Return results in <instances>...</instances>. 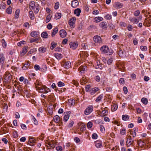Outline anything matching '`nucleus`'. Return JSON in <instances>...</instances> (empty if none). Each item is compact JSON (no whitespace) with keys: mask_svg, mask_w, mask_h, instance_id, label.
<instances>
[{"mask_svg":"<svg viewBox=\"0 0 151 151\" xmlns=\"http://www.w3.org/2000/svg\"><path fill=\"white\" fill-rule=\"evenodd\" d=\"M100 50L102 53L106 54L108 55H110L113 53V51L111 49H109V47L106 45H104L101 47Z\"/></svg>","mask_w":151,"mask_h":151,"instance_id":"f257e3e1","label":"nucleus"},{"mask_svg":"<svg viewBox=\"0 0 151 151\" xmlns=\"http://www.w3.org/2000/svg\"><path fill=\"white\" fill-rule=\"evenodd\" d=\"M93 107L92 105L88 106L85 109L84 113L85 115H88L90 114L93 111Z\"/></svg>","mask_w":151,"mask_h":151,"instance_id":"f03ea898","label":"nucleus"},{"mask_svg":"<svg viewBox=\"0 0 151 151\" xmlns=\"http://www.w3.org/2000/svg\"><path fill=\"white\" fill-rule=\"evenodd\" d=\"M48 89L45 86H42L41 88H40L38 90L39 92L43 93H47L48 91L47 90Z\"/></svg>","mask_w":151,"mask_h":151,"instance_id":"7ed1b4c3","label":"nucleus"},{"mask_svg":"<svg viewBox=\"0 0 151 151\" xmlns=\"http://www.w3.org/2000/svg\"><path fill=\"white\" fill-rule=\"evenodd\" d=\"M93 40L95 42L100 44L102 43V41L101 37L98 35H96L93 37Z\"/></svg>","mask_w":151,"mask_h":151,"instance_id":"20e7f679","label":"nucleus"},{"mask_svg":"<svg viewBox=\"0 0 151 151\" xmlns=\"http://www.w3.org/2000/svg\"><path fill=\"white\" fill-rule=\"evenodd\" d=\"M78 128L80 129L81 132H83L85 130L86 128L85 125L82 122H79L78 124Z\"/></svg>","mask_w":151,"mask_h":151,"instance_id":"39448f33","label":"nucleus"},{"mask_svg":"<svg viewBox=\"0 0 151 151\" xmlns=\"http://www.w3.org/2000/svg\"><path fill=\"white\" fill-rule=\"evenodd\" d=\"M4 79L7 81H9L12 79V76L8 72H6L4 76Z\"/></svg>","mask_w":151,"mask_h":151,"instance_id":"423d86ee","label":"nucleus"},{"mask_svg":"<svg viewBox=\"0 0 151 151\" xmlns=\"http://www.w3.org/2000/svg\"><path fill=\"white\" fill-rule=\"evenodd\" d=\"M76 20V18L73 17L71 18L69 21V24L71 27H74Z\"/></svg>","mask_w":151,"mask_h":151,"instance_id":"0eeeda50","label":"nucleus"},{"mask_svg":"<svg viewBox=\"0 0 151 151\" xmlns=\"http://www.w3.org/2000/svg\"><path fill=\"white\" fill-rule=\"evenodd\" d=\"M36 142V140L32 137H30L29 138V140L28 142V144L31 146H33L34 145Z\"/></svg>","mask_w":151,"mask_h":151,"instance_id":"6e6552de","label":"nucleus"},{"mask_svg":"<svg viewBox=\"0 0 151 151\" xmlns=\"http://www.w3.org/2000/svg\"><path fill=\"white\" fill-rule=\"evenodd\" d=\"M70 112L69 111H68L66 113H64L65 114L63 118V121L64 122H66L68 121L70 116Z\"/></svg>","mask_w":151,"mask_h":151,"instance_id":"1a4fd4ad","label":"nucleus"},{"mask_svg":"<svg viewBox=\"0 0 151 151\" xmlns=\"http://www.w3.org/2000/svg\"><path fill=\"white\" fill-rule=\"evenodd\" d=\"M69 45L70 48L73 50L75 49L78 46L77 42H70Z\"/></svg>","mask_w":151,"mask_h":151,"instance_id":"9d476101","label":"nucleus"},{"mask_svg":"<svg viewBox=\"0 0 151 151\" xmlns=\"http://www.w3.org/2000/svg\"><path fill=\"white\" fill-rule=\"evenodd\" d=\"M113 6L116 9H120L122 7L123 5L121 3L119 2H117L115 3Z\"/></svg>","mask_w":151,"mask_h":151,"instance_id":"9b49d317","label":"nucleus"},{"mask_svg":"<svg viewBox=\"0 0 151 151\" xmlns=\"http://www.w3.org/2000/svg\"><path fill=\"white\" fill-rule=\"evenodd\" d=\"M79 2L77 0H74L72 1L71 6L73 8H76L78 6Z\"/></svg>","mask_w":151,"mask_h":151,"instance_id":"f8f14e48","label":"nucleus"},{"mask_svg":"<svg viewBox=\"0 0 151 151\" xmlns=\"http://www.w3.org/2000/svg\"><path fill=\"white\" fill-rule=\"evenodd\" d=\"M4 60L5 58L4 55L0 53V64L2 65L1 67L2 68H3Z\"/></svg>","mask_w":151,"mask_h":151,"instance_id":"ddd939ff","label":"nucleus"},{"mask_svg":"<svg viewBox=\"0 0 151 151\" xmlns=\"http://www.w3.org/2000/svg\"><path fill=\"white\" fill-rule=\"evenodd\" d=\"M60 35L61 37L64 38L66 36V32L64 29H61L60 31Z\"/></svg>","mask_w":151,"mask_h":151,"instance_id":"4468645a","label":"nucleus"},{"mask_svg":"<svg viewBox=\"0 0 151 151\" xmlns=\"http://www.w3.org/2000/svg\"><path fill=\"white\" fill-rule=\"evenodd\" d=\"M129 138L127 139V147H129L130 145L133 144L134 141H132L131 136H129Z\"/></svg>","mask_w":151,"mask_h":151,"instance_id":"2eb2a0df","label":"nucleus"},{"mask_svg":"<svg viewBox=\"0 0 151 151\" xmlns=\"http://www.w3.org/2000/svg\"><path fill=\"white\" fill-rule=\"evenodd\" d=\"M35 88L37 90L42 86V85L41 83L38 80L36 81L35 83Z\"/></svg>","mask_w":151,"mask_h":151,"instance_id":"dca6fc26","label":"nucleus"},{"mask_svg":"<svg viewBox=\"0 0 151 151\" xmlns=\"http://www.w3.org/2000/svg\"><path fill=\"white\" fill-rule=\"evenodd\" d=\"M35 5V2L34 1H31L29 3V8L32 10L34 9Z\"/></svg>","mask_w":151,"mask_h":151,"instance_id":"f3484780","label":"nucleus"},{"mask_svg":"<svg viewBox=\"0 0 151 151\" xmlns=\"http://www.w3.org/2000/svg\"><path fill=\"white\" fill-rule=\"evenodd\" d=\"M96 147L97 148H101L102 147V142L99 140H97L95 142Z\"/></svg>","mask_w":151,"mask_h":151,"instance_id":"a211bd4d","label":"nucleus"},{"mask_svg":"<svg viewBox=\"0 0 151 151\" xmlns=\"http://www.w3.org/2000/svg\"><path fill=\"white\" fill-rule=\"evenodd\" d=\"M99 25L101 27L104 29H106L107 27L106 23L104 22H101Z\"/></svg>","mask_w":151,"mask_h":151,"instance_id":"6ab92c4d","label":"nucleus"},{"mask_svg":"<svg viewBox=\"0 0 151 151\" xmlns=\"http://www.w3.org/2000/svg\"><path fill=\"white\" fill-rule=\"evenodd\" d=\"M63 65L66 69L69 68L71 67V63L69 61L66 62L64 63Z\"/></svg>","mask_w":151,"mask_h":151,"instance_id":"aec40b11","label":"nucleus"},{"mask_svg":"<svg viewBox=\"0 0 151 151\" xmlns=\"http://www.w3.org/2000/svg\"><path fill=\"white\" fill-rule=\"evenodd\" d=\"M99 88L97 87H95L93 88L90 91V93L91 95H93L97 91L99 90Z\"/></svg>","mask_w":151,"mask_h":151,"instance_id":"412c9836","label":"nucleus"},{"mask_svg":"<svg viewBox=\"0 0 151 151\" xmlns=\"http://www.w3.org/2000/svg\"><path fill=\"white\" fill-rule=\"evenodd\" d=\"M134 131H131L130 132V134L132 135L133 137H134L136 135V132L138 131V128H135L133 129Z\"/></svg>","mask_w":151,"mask_h":151,"instance_id":"4be33fe9","label":"nucleus"},{"mask_svg":"<svg viewBox=\"0 0 151 151\" xmlns=\"http://www.w3.org/2000/svg\"><path fill=\"white\" fill-rule=\"evenodd\" d=\"M30 35L32 37H36L39 35V33L37 32L34 31L31 32Z\"/></svg>","mask_w":151,"mask_h":151,"instance_id":"5701e85b","label":"nucleus"},{"mask_svg":"<svg viewBox=\"0 0 151 151\" xmlns=\"http://www.w3.org/2000/svg\"><path fill=\"white\" fill-rule=\"evenodd\" d=\"M72 146V144H71L70 142H67L65 146L67 148L70 149V150H74V148H73Z\"/></svg>","mask_w":151,"mask_h":151,"instance_id":"b1692460","label":"nucleus"},{"mask_svg":"<svg viewBox=\"0 0 151 151\" xmlns=\"http://www.w3.org/2000/svg\"><path fill=\"white\" fill-rule=\"evenodd\" d=\"M57 142L54 140L51 141L50 142H49L48 143V145H50V146L52 148H54L55 147V145L56 144Z\"/></svg>","mask_w":151,"mask_h":151,"instance_id":"393cba45","label":"nucleus"},{"mask_svg":"<svg viewBox=\"0 0 151 151\" xmlns=\"http://www.w3.org/2000/svg\"><path fill=\"white\" fill-rule=\"evenodd\" d=\"M54 56L58 59H60L63 57L62 55L60 53H56L54 54Z\"/></svg>","mask_w":151,"mask_h":151,"instance_id":"a878e982","label":"nucleus"},{"mask_svg":"<svg viewBox=\"0 0 151 151\" xmlns=\"http://www.w3.org/2000/svg\"><path fill=\"white\" fill-rule=\"evenodd\" d=\"M129 20L131 22H133L134 24L137 23L139 22L138 19L135 18H130Z\"/></svg>","mask_w":151,"mask_h":151,"instance_id":"bb28decb","label":"nucleus"},{"mask_svg":"<svg viewBox=\"0 0 151 151\" xmlns=\"http://www.w3.org/2000/svg\"><path fill=\"white\" fill-rule=\"evenodd\" d=\"M30 65V63L29 61L27 62L26 63L24 64L23 66L22 67V69L24 70H26L28 68Z\"/></svg>","mask_w":151,"mask_h":151,"instance_id":"cd10ccee","label":"nucleus"},{"mask_svg":"<svg viewBox=\"0 0 151 151\" xmlns=\"http://www.w3.org/2000/svg\"><path fill=\"white\" fill-rule=\"evenodd\" d=\"M81 12V11L80 9L77 8L75 10L74 14L76 15L77 16H79L80 13Z\"/></svg>","mask_w":151,"mask_h":151,"instance_id":"c85d7f7f","label":"nucleus"},{"mask_svg":"<svg viewBox=\"0 0 151 151\" xmlns=\"http://www.w3.org/2000/svg\"><path fill=\"white\" fill-rule=\"evenodd\" d=\"M86 68V67L85 66H81L79 68L78 70L80 73H82L85 71Z\"/></svg>","mask_w":151,"mask_h":151,"instance_id":"c756f323","label":"nucleus"},{"mask_svg":"<svg viewBox=\"0 0 151 151\" xmlns=\"http://www.w3.org/2000/svg\"><path fill=\"white\" fill-rule=\"evenodd\" d=\"M94 19L96 22H99L102 21L103 18L101 17H97L94 18Z\"/></svg>","mask_w":151,"mask_h":151,"instance_id":"7c9ffc66","label":"nucleus"},{"mask_svg":"<svg viewBox=\"0 0 151 151\" xmlns=\"http://www.w3.org/2000/svg\"><path fill=\"white\" fill-rule=\"evenodd\" d=\"M58 27H55L53 30L51 36L52 37L55 36V34L58 32Z\"/></svg>","mask_w":151,"mask_h":151,"instance_id":"2f4dec72","label":"nucleus"},{"mask_svg":"<svg viewBox=\"0 0 151 151\" xmlns=\"http://www.w3.org/2000/svg\"><path fill=\"white\" fill-rule=\"evenodd\" d=\"M46 50L45 47H42L39 48L38 50L39 52L44 53L46 52Z\"/></svg>","mask_w":151,"mask_h":151,"instance_id":"473e14b6","label":"nucleus"},{"mask_svg":"<svg viewBox=\"0 0 151 151\" xmlns=\"http://www.w3.org/2000/svg\"><path fill=\"white\" fill-rule=\"evenodd\" d=\"M108 113L107 110H103L101 113L100 116H104L107 115Z\"/></svg>","mask_w":151,"mask_h":151,"instance_id":"72a5a7b5","label":"nucleus"},{"mask_svg":"<svg viewBox=\"0 0 151 151\" xmlns=\"http://www.w3.org/2000/svg\"><path fill=\"white\" fill-rule=\"evenodd\" d=\"M53 119L55 122L58 123L60 121V117L58 115H56L54 117Z\"/></svg>","mask_w":151,"mask_h":151,"instance_id":"f704fd0d","label":"nucleus"},{"mask_svg":"<svg viewBox=\"0 0 151 151\" xmlns=\"http://www.w3.org/2000/svg\"><path fill=\"white\" fill-rule=\"evenodd\" d=\"M41 36L43 38H47L48 37V35L46 32H43L41 34Z\"/></svg>","mask_w":151,"mask_h":151,"instance_id":"c9c22d12","label":"nucleus"},{"mask_svg":"<svg viewBox=\"0 0 151 151\" xmlns=\"http://www.w3.org/2000/svg\"><path fill=\"white\" fill-rule=\"evenodd\" d=\"M118 108V106L116 104H114L112 105L111 107V110L114 111L117 110Z\"/></svg>","mask_w":151,"mask_h":151,"instance_id":"e433bc0d","label":"nucleus"},{"mask_svg":"<svg viewBox=\"0 0 151 151\" xmlns=\"http://www.w3.org/2000/svg\"><path fill=\"white\" fill-rule=\"evenodd\" d=\"M68 102L69 105L72 106L75 104V100L73 99H70L68 100Z\"/></svg>","mask_w":151,"mask_h":151,"instance_id":"4c0bfd02","label":"nucleus"},{"mask_svg":"<svg viewBox=\"0 0 151 151\" xmlns=\"http://www.w3.org/2000/svg\"><path fill=\"white\" fill-rule=\"evenodd\" d=\"M29 17L31 19H34V14L33 12L32 11H30L29 12Z\"/></svg>","mask_w":151,"mask_h":151,"instance_id":"58836bf2","label":"nucleus"},{"mask_svg":"<svg viewBox=\"0 0 151 151\" xmlns=\"http://www.w3.org/2000/svg\"><path fill=\"white\" fill-rule=\"evenodd\" d=\"M52 17V16L50 14L48 15L46 18V23H48L50 20L51 18Z\"/></svg>","mask_w":151,"mask_h":151,"instance_id":"ea45409f","label":"nucleus"},{"mask_svg":"<svg viewBox=\"0 0 151 151\" xmlns=\"http://www.w3.org/2000/svg\"><path fill=\"white\" fill-rule=\"evenodd\" d=\"M103 95L101 94L96 99L95 101L96 102H99L100 101L102 98H103Z\"/></svg>","mask_w":151,"mask_h":151,"instance_id":"a19ab883","label":"nucleus"},{"mask_svg":"<svg viewBox=\"0 0 151 151\" xmlns=\"http://www.w3.org/2000/svg\"><path fill=\"white\" fill-rule=\"evenodd\" d=\"M20 13V10L19 9H17L15 14V19H17L18 18L19 15Z\"/></svg>","mask_w":151,"mask_h":151,"instance_id":"79ce46f5","label":"nucleus"},{"mask_svg":"<svg viewBox=\"0 0 151 151\" xmlns=\"http://www.w3.org/2000/svg\"><path fill=\"white\" fill-rule=\"evenodd\" d=\"M6 12L8 14H11L12 12V9L10 6L7 8L6 10Z\"/></svg>","mask_w":151,"mask_h":151,"instance_id":"37998d69","label":"nucleus"},{"mask_svg":"<svg viewBox=\"0 0 151 151\" xmlns=\"http://www.w3.org/2000/svg\"><path fill=\"white\" fill-rule=\"evenodd\" d=\"M141 101L144 104H147L148 103V100L146 98H142L141 99Z\"/></svg>","mask_w":151,"mask_h":151,"instance_id":"c03bdc74","label":"nucleus"},{"mask_svg":"<svg viewBox=\"0 0 151 151\" xmlns=\"http://www.w3.org/2000/svg\"><path fill=\"white\" fill-rule=\"evenodd\" d=\"M122 119L123 120H127L129 119V117L127 115H123L122 116Z\"/></svg>","mask_w":151,"mask_h":151,"instance_id":"a18cd8bd","label":"nucleus"},{"mask_svg":"<svg viewBox=\"0 0 151 151\" xmlns=\"http://www.w3.org/2000/svg\"><path fill=\"white\" fill-rule=\"evenodd\" d=\"M27 52V49L26 47H25L23 48L22 50V51L21 54L22 55H24Z\"/></svg>","mask_w":151,"mask_h":151,"instance_id":"49530a36","label":"nucleus"},{"mask_svg":"<svg viewBox=\"0 0 151 151\" xmlns=\"http://www.w3.org/2000/svg\"><path fill=\"white\" fill-rule=\"evenodd\" d=\"M36 8L35 9H34V11L35 13H37L39 12L40 10L39 6V5L38 4L37 5H36L35 6Z\"/></svg>","mask_w":151,"mask_h":151,"instance_id":"de8ad7c7","label":"nucleus"},{"mask_svg":"<svg viewBox=\"0 0 151 151\" xmlns=\"http://www.w3.org/2000/svg\"><path fill=\"white\" fill-rule=\"evenodd\" d=\"M118 54L119 56L121 57H123L124 55V52L122 50H120L118 51Z\"/></svg>","mask_w":151,"mask_h":151,"instance_id":"09e8293b","label":"nucleus"},{"mask_svg":"<svg viewBox=\"0 0 151 151\" xmlns=\"http://www.w3.org/2000/svg\"><path fill=\"white\" fill-rule=\"evenodd\" d=\"M61 16V14L60 13H57L55 14V17L56 19H60Z\"/></svg>","mask_w":151,"mask_h":151,"instance_id":"8fccbe9b","label":"nucleus"},{"mask_svg":"<svg viewBox=\"0 0 151 151\" xmlns=\"http://www.w3.org/2000/svg\"><path fill=\"white\" fill-rule=\"evenodd\" d=\"M57 44L55 43L54 42H52L51 43V46L50 49L51 50H52L53 49L56 47Z\"/></svg>","mask_w":151,"mask_h":151,"instance_id":"3c124183","label":"nucleus"},{"mask_svg":"<svg viewBox=\"0 0 151 151\" xmlns=\"http://www.w3.org/2000/svg\"><path fill=\"white\" fill-rule=\"evenodd\" d=\"M104 18L106 19H111L112 17L111 15L108 14L104 16Z\"/></svg>","mask_w":151,"mask_h":151,"instance_id":"603ef678","label":"nucleus"},{"mask_svg":"<svg viewBox=\"0 0 151 151\" xmlns=\"http://www.w3.org/2000/svg\"><path fill=\"white\" fill-rule=\"evenodd\" d=\"M58 86L60 87L63 86H65V84L61 81H59L57 83Z\"/></svg>","mask_w":151,"mask_h":151,"instance_id":"864d4df0","label":"nucleus"},{"mask_svg":"<svg viewBox=\"0 0 151 151\" xmlns=\"http://www.w3.org/2000/svg\"><path fill=\"white\" fill-rule=\"evenodd\" d=\"M90 89V86L89 85H86L85 87V90L86 91L88 92L90 91L91 90Z\"/></svg>","mask_w":151,"mask_h":151,"instance_id":"5fc2aeb1","label":"nucleus"},{"mask_svg":"<svg viewBox=\"0 0 151 151\" xmlns=\"http://www.w3.org/2000/svg\"><path fill=\"white\" fill-rule=\"evenodd\" d=\"M140 48L142 51H146L147 50V47L146 46H141L140 47Z\"/></svg>","mask_w":151,"mask_h":151,"instance_id":"6e6d98bb","label":"nucleus"},{"mask_svg":"<svg viewBox=\"0 0 151 151\" xmlns=\"http://www.w3.org/2000/svg\"><path fill=\"white\" fill-rule=\"evenodd\" d=\"M39 40L38 39L36 38L35 39H34L33 38H31L30 39L29 41L31 42H33L36 41H38Z\"/></svg>","mask_w":151,"mask_h":151,"instance_id":"4d7b16f0","label":"nucleus"},{"mask_svg":"<svg viewBox=\"0 0 151 151\" xmlns=\"http://www.w3.org/2000/svg\"><path fill=\"white\" fill-rule=\"evenodd\" d=\"M1 42L2 44V45L4 47H5L7 45L6 44L4 39H3L1 41Z\"/></svg>","mask_w":151,"mask_h":151,"instance_id":"13d9d810","label":"nucleus"},{"mask_svg":"<svg viewBox=\"0 0 151 151\" xmlns=\"http://www.w3.org/2000/svg\"><path fill=\"white\" fill-rule=\"evenodd\" d=\"M92 123L91 122H89L87 124V127L88 128H90L92 127Z\"/></svg>","mask_w":151,"mask_h":151,"instance_id":"bf43d9fd","label":"nucleus"},{"mask_svg":"<svg viewBox=\"0 0 151 151\" xmlns=\"http://www.w3.org/2000/svg\"><path fill=\"white\" fill-rule=\"evenodd\" d=\"M59 3L58 2H57L55 5V9H58L59 7Z\"/></svg>","mask_w":151,"mask_h":151,"instance_id":"052dcab7","label":"nucleus"},{"mask_svg":"<svg viewBox=\"0 0 151 151\" xmlns=\"http://www.w3.org/2000/svg\"><path fill=\"white\" fill-rule=\"evenodd\" d=\"M32 119L34 122V124L35 125H37L38 124V122L37 121V120L33 116L32 118Z\"/></svg>","mask_w":151,"mask_h":151,"instance_id":"680f3d73","label":"nucleus"},{"mask_svg":"<svg viewBox=\"0 0 151 151\" xmlns=\"http://www.w3.org/2000/svg\"><path fill=\"white\" fill-rule=\"evenodd\" d=\"M56 149L58 151H62L63 150L62 147L60 146L57 147Z\"/></svg>","mask_w":151,"mask_h":151,"instance_id":"e2e57ef3","label":"nucleus"},{"mask_svg":"<svg viewBox=\"0 0 151 151\" xmlns=\"http://www.w3.org/2000/svg\"><path fill=\"white\" fill-rule=\"evenodd\" d=\"M72 83L74 85L76 86H78L79 85L78 82L77 81L75 80H73Z\"/></svg>","mask_w":151,"mask_h":151,"instance_id":"0e129e2a","label":"nucleus"},{"mask_svg":"<svg viewBox=\"0 0 151 151\" xmlns=\"http://www.w3.org/2000/svg\"><path fill=\"white\" fill-rule=\"evenodd\" d=\"M140 13V12L139 10H137L134 12V14L135 16H138L139 15Z\"/></svg>","mask_w":151,"mask_h":151,"instance_id":"69168bd1","label":"nucleus"},{"mask_svg":"<svg viewBox=\"0 0 151 151\" xmlns=\"http://www.w3.org/2000/svg\"><path fill=\"white\" fill-rule=\"evenodd\" d=\"M101 131L102 132H104L105 131V129L103 125H101L100 126Z\"/></svg>","mask_w":151,"mask_h":151,"instance_id":"338daca9","label":"nucleus"},{"mask_svg":"<svg viewBox=\"0 0 151 151\" xmlns=\"http://www.w3.org/2000/svg\"><path fill=\"white\" fill-rule=\"evenodd\" d=\"M34 68L35 69V70H40V66L37 65H35Z\"/></svg>","mask_w":151,"mask_h":151,"instance_id":"774afa93","label":"nucleus"}]
</instances>
